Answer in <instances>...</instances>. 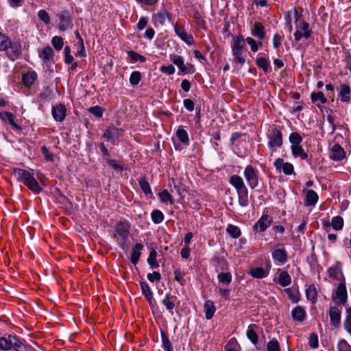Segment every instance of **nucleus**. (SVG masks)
<instances>
[{
	"label": "nucleus",
	"mask_w": 351,
	"mask_h": 351,
	"mask_svg": "<svg viewBox=\"0 0 351 351\" xmlns=\"http://www.w3.org/2000/svg\"><path fill=\"white\" fill-rule=\"evenodd\" d=\"M32 351L30 346L25 341L14 335H5L0 337V350L2 351Z\"/></svg>",
	"instance_id": "nucleus-1"
},
{
	"label": "nucleus",
	"mask_w": 351,
	"mask_h": 351,
	"mask_svg": "<svg viewBox=\"0 0 351 351\" xmlns=\"http://www.w3.org/2000/svg\"><path fill=\"white\" fill-rule=\"evenodd\" d=\"M0 51H5L7 57L14 61L21 56L22 46L19 42H12L8 36L0 32Z\"/></svg>",
	"instance_id": "nucleus-2"
},
{
	"label": "nucleus",
	"mask_w": 351,
	"mask_h": 351,
	"mask_svg": "<svg viewBox=\"0 0 351 351\" xmlns=\"http://www.w3.org/2000/svg\"><path fill=\"white\" fill-rule=\"evenodd\" d=\"M13 175L17 181L23 183L33 193L38 194L43 191V187L39 185L33 174L29 171L23 169L15 168L13 170Z\"/></svg>",
	"instance_id": "nucleus-3"
},
{
	"label": "nucleus",
	"mask_w": 351,
	"mask_h": 351,
	"mask_svg": "<svg viewBox=\"0 0 351 351\" xmlns=\"http://www.w3.org/2000/svg\"><path fill=\"white\" fill-rule=\"evenodd\" d=\"M130 224L127 221H120L114 226L113 237L117 240L119 246L123 250H127V243L130 234Z\"/></svg>",
	"instance_id": "nucleus-4"
},
{
	"label": "nucleus",
	"mask_w": 351,
	"mask_h": 351,
	"mask_svg": "<svg viewBox=\"0 0 351 351\" xmlns=\"http://www.w3.org/2000/svg\"><path fill=\"white\" fill-rule=\"evenodd\" d=\"M267 138L269 148L281 147L283 143L282 127L274 125L269 131Z\"/></svg>",
	"instance_id": "nucleus-5"
},
{
	"label": "nucleus",
	"mask_w": 351,
	"mask_h": 351,
	"mask_svg": "<svg viewBox=\"0 0 351 351\" xmlns=\"http://www.w3.org/2000/svg\"><path fill=\"white\" fill-rule=\"evenodd\" d=\"M59 19L58 29L64 32L73 27V12L69 10H64L56 14Z\"/></svg>",
	"instance_id": "nucleus-6"
},
{
	"label": "nucleus",
	"mask_w": 351,
	"mask_h": 351,
	"mask_svg": "<svg viewBox=\"0 0 351 351\" xmlns=\"http://www.w3.org/2000/svg\"><path fill=\"white\" fill-rule=\"evenodd\" d=\"M332 300L337 306L345 305L348 300V292L346 286V280L339 285L337 289L332 295Z\"/></svg>",
	"instance_id": "nucleus-7"
},
{
	"label": "nucleus",
	"mask_w": 351,
	"mask_h": 351,
	"mask_svg": "<svg viewBox=\"0 0 351 351\" xmlns=\"http://www.w3.org/2000/svg\"><path fill=\"white\" fill-rule=\"evenodd\" d=\"M244 177L252 189L258 185V171L253 166L247 165L243 173Z\"/></svg>",
	"instance_id": "nucleus-8"
},
{
	"label": "nucleus",
	"mask_w": 351,
	"mask_h": 351,
	"mask_svg": "<svg viewBox=\"0 0 351 351\" xmlns=\"http://www.w3.org/2000/svg\"><path fill=\"white\" fill-rule=\"evenodd\" d=\"M170 60L179 68L182 73H193L194 72L193 66L191 64L185 65L184 63V59L180 56L176 54L170 55Z\"/></svg>",
	"instance_id": "nucleus-9"
},
{
	"label": "nucleus",
	"mask_w": 351,
	"mask_h": 351,
	"mask_svg": "<svg viewBox=\"0 0 351 351\" xmlns=\"http://www.w3.org/2000/svg\"><path fill=\"white\" fill-rule=\"evenodd\" d=\"M210 262L211 265L215 267L216 272L229 269V263L223 256L215 254L212 257Z\"/></svg>",
	"instance_id": "nucleus-10"
},
{
	"label": "nucleus",
	"mask_w": 351,
	"mask_h": 351,
	"mask_svg": "<svg viewBox=\"0 0 351 351\" xmlns=\"http://www.w3.org/2000/svg\"><path fill=\"white\" fill-rule=\"evenodd\" d=\"M274 165L278 172L283 171V173L287 176H290L294 173V167L293 164L290 162H285L284 160L281 158H278Z\"/></svg>",
	"instance_id": "nucleus-11"
},
{
	"label": "nucleus",
	"mask_w": 351,
	"mask_h": 351,
	"mask_svg": "<svg viewBox=\"0 0 351 351\" xmlns=\"http://www.w3.org/2000/svg\"><path fill=\"white\" fill-rule=\"evenodd\" d=\"M167 20L171 21V14L165 8L161 9L152 15V22L155 26H156L157 23L162 26L165 25Z\"/></svg>",
	"instance_id": "nucleus-12"
},
{
	"label": "nucleus",
	"mask_w": 351,
	"mask_h": 351,
	"mask_svg": "<svg viewBox=\"0 0 351 351\" xmlns=\"http://www.w3.org/2000/svg\"><path fill=\"white\" fill-rule=\"evenodd\" d=\"M273 221L272 217L268 214H263L254 226V229L263 232L270 226Z\"/></svg>",
	"instance_id": "nucleus-13"
},
{
	"label": "nucleus",
	"mask_w": 351,
	"mask_h": 351,
	"mask_svg": "<svg viewBox=\"0 0 351 351\" xmlns=\"http://www.w3.org/2000/svg\"><path fill=\"white\" fill-rule=\"evenodd\" d=\"M174 31L178 36L182 40L186 43L189 45H191L194 43V39L191 34H187L185 31L184 26L180 25L178 23L174 25Z\"/></svg>",
	"instance_id": "nucleus-14"
},
{
	"label": "nucleus",
	"mask_w": 351,
	"mask_h": 351,
	"mask_svg": "<svg viewBox=\"0 0 351 351\" xmlns=\"http://www.w3.org/2000/svg\"><path fill=\"white\" fill-rule=\"evenodd\" d=\"M327 273L330 278L340 280L342 278H345L342 271V264L339 261H337L335 265L327 269Z\"/></svg>",
	"instance_id": "nucleus-15"
},
{
	"label": "nucleus",
	"mask_w": 351,
	"mask_h": 351,
	"mask_svg": "<svg viewBox=\"0 0 351 351\" xmlns=\"http://www.w3.org/2000/svg\"><path fill=\"white\" fill-rule=\"evenodd\" d=\"M66 108L62 104L52 106L51 113L53 119L58 122H62L66 117Z\"/></svg>",
	"instance_id": "nucleus-16"
},
{
	"label": "nucleus",
	"mask_w": 351,
	"mask_h": 351,
	"mask_svg": "<svg viewBox=\"0 0 351 351\" xmlns=\"http://www.w3.org/2000/svg\"><path fill=\"white\" fill-rule=\"evenodd\" d=\"M329 316L331 324L335 328H339L341 325V309L336 306H330L329 309Z\"/></svg>",
	"instance_id": "nucleus-17"
},
{
	"label": "nucleus",
	"mask_w": 351,
	"mask_h": 351,
	"mask_svg": "<svg viewBox=\"0 0 351 351\" xmlns=\"http://www.w3.org/2000/svg\"><path fill=\"white\" fill-rule=\"evenodd\" d=\"M346 158L343 148L339 144H335L330 151V158L332 160L340 161Z\"/></svg>",
	"instance_id": "nucleus-18"
},
{
	"label": "nucleus",
	"mask_w": 351,
	"mask_h": 351,
	"mask_svg": "<svg viewBox=\"0 0 351 351\" xmlns=\"http://www.w3.org/2000/svg\"><path fill=\"white\" fill-rule=\"evenodd\" d=\"M272 258L280 264H285L288 259V254L286 250L282 248L275 249L271 253Z\"/></svg>",
	"instance_id": "nucleus-19"
},
{
	"label": "nucleus",
	"mask_w": 351,
	"mask_h": 351,
	"mask_svg": "<svg viewBox=\"0 0 351 351\" xmlns=\"http://www.w3.org/2000/svg\"><path fill=\"white\" fill-rule=\"evenodd\" d=\"M55 53L50 46L45 47L41 51H38V56L43 60L44 63L53 61Z\"/></svg>",
	"instance_id": "nucleus-20"
},
{
	"label": "nucleus",
	"mask_w": 351,
	"mask_h": 351,
	"mask_svg": "<svg viewBox=\"0 0 351 351\" xmlns=\"http://www.w3.org/2000/svg\"><path fill=\"white\" fill-rule=\"evenodd\" d=\"M339 97L343 103H349L351 100V88L348 84L340 85Z\"/></svg>",
	"instance_id": "nucleus-21"
},
{
	"label": "nucleus",
	"mask_w": 351,
	"mask_h": 351,
	"mask_svg": "<svg viewBox=\"0 0 351 351\" xmlns=\"http://www.w3.org/2000/svg\"><path fill=\"white\" fill-rule=\"evenodd\" d=\"M238 202L241 206L246 207L249 204V193L246 186L237 191Z\"/></svg>",
	"instance_id": "nucleus-22"
},
{
	"label": "nucleus",
	"mask_w": 351,
	"mask_h": 351,
	"mask_svg": "<svg viewBox=\"0 0 351 351\" xmlns=\"http://www.w3.org/2000/svg\"><path fill=\"white\" fill-rule=\"evenodd\" d=\"M0 118L3 121H5V119H8L9 123L12 125V128L17 130V131H21L22 127L19 125L16 124L15 122V117L14 115L10 112H0Z\"/></svg>",
	"instance_id": "nucleus-23"
},
{
	"label": "nucleus",
	"mask_w": 351,
	"mask_h": 351,
	"mask_svg": "<svg viewBox=\"0 0 351 351\" xmlns=\"http://www.w3.org/2000/svg\"><path fill=\"white\" fill-rule=\"evenodd\" d=\"M291 317L294 321L302 322L306 317V311L302 306H297L292 310Z\"/></svg>",
	"instance_id": "nucleus-24"
},
{
	"label": "nucleus",
	"mask_w": 351,
	"mask_h": 351,
	"mask_svg": "<svg viewBox=\"0 0 351 351\" xmlns=\"http://www.w3.org/2000/svg\"><path fill=\"white\" fill-rule=\"evenodd\" d=\"M37 79V73L34 71H29L23 74L22 82L25 87H30Z\"/></svg>",
	"instance_id": "nucleus-25"
},
{
	"label": "nucleus",
	"mask_w": 351,
	"mask_h": 351,
	"mask_svg": "<svg viewBox=\"0 0 351 351\" xmlns=\"http://www.w3.org/2000/svg\"><path fill=\"white\" fill-rule=\"evenodd\" d=\"M251 31L252 34L260 40H263L265 37V29L261 23L256 22Z\"/></svg>",
	"instance_id": "nucleus-26"
},
{
	"label": "nucleus",
	"mask_w": 351,
	"mask_h": 351,
	"mask_svg": "<svg viewBox=\"0 0 351 351\" xmlns=\"http://www.w3.org/2000/svg\"><path fill=\"white\" fill-rule=\"evenodd\" d=\"M143 245L141 243H137L134 245L130 256V261L132 264L136 265L138 263L141 255V251L143 250Z\"/></svg>",
	"instance_id": "nucleus-27"
},
{
	"label": "nucleus",
	"mask_w": 351,
	"mask_h": 351,
	"mask_svg": "<svg viewBox=\"0 0 351 351\" xmlns=\"http://www.w3.org/2000/svg\"><path fill=\"white\" fill-rule=\"evenodd\" d=\"M140 286H141L143 294L147 300L149 304L150 305H152V302H154V298H153V293H152L149 286L145 281L141 282Z\"/></svg>",
	"instance_id": "nucleus-28"
},
{
	"label": "nucleus",
	"mask_w": 351,
	"mask_h": 351,
	"mask_svg": "<svg viewBox=\"0 0 351 351\" xmlns=\"http://www.w3.org/2000/svg\"><path fill=\"white\" fill-rule=\"evenodd\" d=\"M257 328V325L252 324L248 326L246 332L247 338L254 345H256L258 341V337L256 332V329Z\"/></svg>",
	"instance_id": "nucleus-29"
},
{
	"label": "nucleus",
	"mask_w": 351,
	"mask_h": 351,
	"mask_svg": "<svg viewBox=\"0 0 351 351\" xmlns=\"http://www.w3.org/2000/svg\"><path fill=\"white\" fill-rule=\"evenodd\" d=\"M256 64L263 69V71L265 73H269L271 71V67L270 62L268 59L265 57H259L256 60Z\"/></svg>",
	"instance_id": "nucleus-30"
},
{
	"label": "nucleus",
	"mask_w": 351,
	"mask_h": 351,
	"mask_svg": "<svg viewBox=\"0 0 351 351\" xmlns=\"http://www.w3.org/2000/svg\"><path fill=\"white\" fill-rule=\"evenodd\" d=\"M204 311L206 318L207 319H210L216 311L214 303L211 300H206L204 304Z\"/></svg>",
	"instance_id": "nucleus-31"
},
{
	"label": "nucleus",
	"mask_w": 351,
	"mask_h": 351,
	"mask_svg": "<svg viewBox=\"0 0 351 351\" xmlns=\"http://www.w3.org/2000/svg\"><path fill=\"white\" fill-rule=\"evenodd\" d=\"M291 150L295 158L300 157L302 160L308 159V154L304 152L301 145H291Z\"/></svg>",
	"instance_id": "nucleus-32"
},
{
	"label": "nucleus",
	"mask_w": 351,
	"mask_h": 351,
	"mask_svg": "<svg viewBox=\"0 0 351 351\" xmlns=\"http://www.w3.org/2000/svg\"><path fill=\"white\" fill-rule=\"evenodd\" d=\"M176 300V296L171 295L170 293H167L162 303L166 307L167 310L172 313L173 309L175 308Z\"/></svg>",
	"instance_id": "nucleus-33"
},
{
	"label": "nucleus",
	"mask_w": 351,
	"mask_h": 351,
	"mask_svg": "<svg viewBox=\"0 0 351 351\" xmlns=\"http://www.w3.org/2000/svg\"><path fill=\"white\" fill-rule=\"evenodd\" d=\"M103 137L115 145L118 140L117 129L114 128L112 130L110 128L106 129L103 134Z\"/></svg>",
	"instance_id": "nucleus-34"
},
{
	"label": "nucleus",
	"mask_w": 351,
	"mask_h": 351,
	"mask_svg": "<svg viewBox=\"0 0 351 351\" xmlns=\"http://www.w3.org/2000/svg\"><path fill=\"white\" fill-rule=\"evenodd\" d=\"M176 136L184 145H189V139L187 132L182 125H180L176 131Z\"/></svg>",
	"instance_id": "nucleus-35"
},
{
	"label": "nucleus",
	"mask_w": 351,
	"mask_h": 351,
	"mask_svg": "<svg viewBox=\"0 0 351 351\" xmlns=\"http://www.w3.org/2000/svg\"><path fill=\"white\" fill-rule=\"evenodd\" d=\"M318 195L313 190H308L306 195V206H314L318 201Z\"/></svg>",
	"instance_id": "nucleus-36"
},
{
	"label": "nucleus",
	"mask_w": 351,
	"mask_h": 351,
	"mask_svg": "<svg viewBox=\"0 0 351 351\" xmlns=\"http://www.w3.org/2000/svg\"><path fill=\"white\" fill-rule=\"evenodd\" d=\"M229 182L232 185L236 191H239L241 188L245 186L243 178L238 175H232L230 177Z\"/></svg>",
	"instance_id": "nucleus-37"
},
{
	"label": "nucleus",
	"mask_w": 351,
	"mask_h": 351,
	"mask_svg": "<svg viewBox=\"0 0 351 351\" xmlns=\"http://www.w3.org/2000/svg\"><path fill=\"white\" fill-rule=\"evenodd\" d=\"M217 279L220 283L229 285L232 282V277L230 271L223 272L221 271L218 272Z\"/></svg>",
	"instance_id": "nucleus-38"
},
{
	"label": "nucleus",
	"mask_w": 351,
	"mask_h": 351,
	"mask_svg": "<svg viewBox=\"0 0 351 351\" xmlns=\"http://www.w3.org/2000/svg\"><path fill=\"white\" fill-rule=\"evenodd\" d=\"M278 283L282 287L289 286L291 283V277L287 271H282L278 276Z\"/></svg>",
	"instance_id": "nucleus-39"
},
{
	"label": "nucleus",
	"mask_w": 351,
	"mask_h": 351,
	"mask_svg": "<svg viewBox=\"0 0 351 351\" xmlns=\"http://www.w3.org/2000/svg\"><path fill=\"white\" fill-rule=\"evenodd\" d=\"M245 40H244L242 36H237L234 40L233 44L232 45V51H243L245 44Z\"/></svg>",
	"instance_id": "nucleus-40"
},
{
	"label": "nucleus",
	"mask_w": 351,
	"mask_h": 351,
	"mask_svg": "<svg viewBox=\"0 0 351 351\" xmlns=\"http://www.w3.org/2000/svg\"><path fill=\"white\" fill-rule=\"evenodd\" d=\"M138 181L141 190L146 195H153L150 185L145 177L139 178Z\"/></svg>",
	"instance_id": "nucleus-41"
},
{
	"label": "nucleus",
	"mask_w": 351,
	"mask_h": 351,
	"mask_svg": "<svg viewBox=\"0 0 351 351\" xmlns=\"http://www.w3.org/2000/svg\"><path fill=\"white\" fill-rule=\"evenodd\" d=\"M306 298L315 304L317 301V292L314 285H311L306 289Z\"/></svg>",
	"instance_id": "nucleus-42"
},
{
	"label": "nucleus",
	"mask_w": 351,
	"mask_h": 351,
	"mask_svg": "<svg viewBox=\"0 0 351 351\" xmlns=\"http://www.w3.org/2000/svg\"><path fill=\"white\" fill-rule=\"evenodd\" d=\"M250 275L256 278H263L267 276L269 272L263 267H255L250 270Z\"/></svg>",
	"instance_id": "nucleus-43"
},
{
	"label": "nucleus",
	"mask_w": 351,
	"mask_h": 351,
	"mask_svg": "<svg viewBox=\"0 0 351 351\" xmlns=\"http://www.w3.org/2000/svg\"><path fill=\"white\" fill-rule=\"evenodd\" d=\"M311 99L313 104L317 101H320L322 104H326L328 102L327 98L324 96L323 92H313L311 94Z\"/></svg>",
	"instance_id": "nucleus-44"
},
{
	"label": "nucleus",
	"mask_w": 351,
	"mask_h": 351,
	"mask_svg": "<svg viewBox=\"0 0 351 351\" xmlns=\"http://www.w3.org/2000/svg\"><path fill=\"white\" fill-rule=\"evenodd\" d=\"M226 231L229 235L234 239L239 238L241 234L240 228L237 226L233 224H229L227 226Z\"/></svg>",
	"instance_id": "nucleus-45"
},
{
	"label": "nucleus",
	"mask_w": 351,
	"mask_h": 351,
	"mask_svg": "<svg viewBox=\"0 0 351 351\" xmlns=\"http://www.w3.org/2000/svg\"><path fill=\"white\" fill-rule=\"evenodd\" d=\"M158 195L160 199V201L162 203L167 204L169 202L171 204H173L174 202L173 197L167 189H165L160 193H159Z\"/></svg>",
	"instance_id": "nucleus-46"
},
{
	"label": "nucleus",
	"mask_w": 351,
	"mask_h": 351,
	"mask_svg": "<svg viewBox=\"0 0 351 351\" xmlns=\"http://www.w3.org/2000/svg\"><path fill=\"white\" fill-rule=\"evenodd\" d=\"M289 141L291 145H298L302 142L303 138L298 132H293L289 135Z\"/></svg>",
	"instance_id": "nucleus-47"
},
{
	"label": "nucleus",
	"mask_w": 351,
	"mask_h": 351,
	"mask_svg": "<svg viewBox=\"0 0 351 351\" xmlns=\"http://www.w3.org/2000/svg\"><path fill=\"white\" fill-rule=\"evenodd\" d=\"M296 27L298 29H300L301 30L304 31L303 36L305 38H308L311 37L313 32L310 29V25L307 22L303 21L299 25H296Z\"/></svg>",
	"instance_id": "nucleus-48"
},
{
	"label": "nucleus",
	"mask_w": 351,
	"mask_h": 351,
	"mask_svg": "<svg viewBox=\"0 0 351 351\" xmlns=\"http://www.w3.org/2000/svg\"><path fill=\"white\" fill-rule=\"evenodd\" d=\"M161 337L162 341V347L165 351H173V346L169 339L168 335L163 330H161Z\"/></svg>",
	"instance_id": "nucleus-49"
},
{
	"label": "nucleus",
	"mask_w": 351,
	"mask_h": 351,
	"mask_svg": "<svg viewBox=\"0 0 351 351\" xmlns=\"http://www.w3.org/2000/svg\"><path fill=\"white\" fill-rule=\"evenodd\" d=\"M151 217L154 223H160L163 221L165 217L162 211L158 209L154 210L151 213Z\"/></svg>",
	"instance_id": "nucleus-50"
},
{
	"label": "nucleus",
	"mask_w": 351,
	"mask_h": 351,
	"mask_svg": "<svg viewBox=\"0 0 351 351\" xmlns=\"http://www.w3.org/2000/svg\"><path fill=\"white\" fill-rule=\"evenodd\" d=\"M331 226L335 230H340L343 226V219L340 216L334 217L331 220Z\"/></svg>",
	"instance_id": "nucleus-51"
},
{
	"label": "nucleus",
	"mask_w": 351,
	"mask_h": 351,
	"mask_svg": "<svg viewBox=\"0 0 351 351\" xmlns=\"http://www.w3.org/2000/svg\"><path fill=\"white\" fill-rule=\"evenodd\" d=\"M51 44L56 50L60 51L64 45L63 38L61 36H55L51 39Z\"/></svg>",
	"instance_id": "nucleus-52"
},
{
	"label": "nucleus",
	"mask_w": 351,
	"mask_h": 351,
	"mask_svg": "<svg viewBox=\"0 0 351 351\" xmlns=\"http://www.w3.org/2000/svg\"><path fill=\"white\" fill-rule=\"evenodd\" d=\"M142 78V75L140 71H133L130 77V83L132 86H136L139 84Z\"/></svg>",
	"instance_id": "nucleus-53"
},
{
	"label": "nucleus",
	"mask_w": 351,
	"mask_h": 351,
	"mask_svg": "<svg viewBox=\"0 0 351 351\" xmlns=\"http://www.w3.org/2000/svg\"><path fill=\"white\" fill-rule=\"evenodd\" d=\"M127 53L133 61H139L141 62H145L146 61V58L145 56L134 51H127Z\"/></svg>",
	"instance_id": "nucleus-54"
},
{
	"label": "nucleus",
	"mask_w": 351,
	"mask_h": 351,
	"mask_svg": "<svg viewBox=\"0 0 351 351\" xmlns=\"http://www.w3.org/2000/svg\"><path fill=\"white\" fill-rule=\"evenodd\" d=\"M106 162L115 171H123L125 168L121 165H119L116 160L111 159L110 157H106Z\"/></svg>",
	"instance_id": "nucleus-55"
},
{
	"label": "nucleus",
	"mask_w": 351,
	"mask_h": 351,
	"mask_svg": "<svg viewBox=\"0 0 351 351\" xmlns=\"http://www.w3.org/2000/svg\"><path fill=\"white\" fill-rule=\"evenodd\" d=\"M38 17L39 20L43 21L45 25H49L51 22V19L49 14L45 10H40L38 12Z\"/></svg>",
	"instance_id": "nucleus-56"
},
{
	"label": "nucleus",
	"mask_w": 351,
	"mask_h": 351,
	"mask_svg": "<svg viewBox=\"0 0 351 351\" xmlns=\"http://www.w3.org/2000/svg\"><path fill=\"white\" fill-rule=\"evenodd\" d=\"M308 345L313 349H315V348H318V346H319L318 336L315 332H312L310 335Z\"/></svg>",
	"instance_id": "nucleus-57"
},
{
	"label": "nucleus",
	"mask_w": 351,
	"mask_h": 351,
	"mask_svg": "<svg viewBox=\"0 0 351 351\" xmlns=\"http://www.w3.org/2000/svg\"><path fill=\"white\" fill-rule=\"evenodd\" d=\"M88 111L95 115L97 118L103 116L104 109L99 106H95L88 108Z\"/></svg>",
	"instance_id": "nucleus-58"
},
{
	"label": "nucleus",
	"mask_w": 351,
	"mask_h": 351,
	"mask_svg": "<svg viewBox=\"0 0 351 351\" xmlns=\"http://www.w3.org/2000/svg\"><path fill=\"white\" fill-rule=\"evenodd\" d=\"M234 56V62L236 63H239L241 65H243L245 62V56L243 54L242 51H232Z\"/></svg>",
	"instance_id": "nucleus-59"
},
{
	"label": "nucleus",
	"mask_w": 351,
	"mask_h": 351,
	"mask_svg": "<svg viewBox=\"0 0 351 351\" xmlns=\"http://www.w3.org/2000/svg\"><path fill=\"white\" fill-rule=\"evenodd\" d=\"M40 150L46 160L50 162L53 161L54 154L51 152L46 146H42Z\"/></svg>",
	"instance_id": "nucleus-60"
},
{
	"label": "nucleus",
	"mask_w": 351,
	"mask_h": 351,
	"mask_svg": "<svg viewBox=\"0 0 351 351\" xmlns=\"http://www.w3.org/2000/svg\"><path fill=\"white\" fill-rule=\"evenodd\" d=\"M239 345L234 339L229 340L228 343L225 346V351H238Z\"/></svg>",
	"instance_id": "nucleus-61"
},
{
	"label": "nucleus",
	"mask_w": 351,
	"mask_h": 351,
	"mask_svg": "<svg viewBox=\"0 0 351 351\" xmlns=\"http://www.w3.org/2000/svg\"><path fill=\"white\" fill-rule=\"evenodd\" d=\"M267 351H281L279 343L275 339H273L272 340L268 342L267 346Z\"/></svg>",
	"instance_id": "nucleus-62"
},
{
	"label": "nucleus",
	"mask_w": 351,
	"mask_h": 351,
	"mask_svg": "<svg viewBox=\"0 0 351 351\" xmlns=\"http://www.w3.org/2000/svg\"><path fill=\"white\" fill-rule=\"evenodd\" d=\"M184 275L185 274L180 269H177L174 271L175 280L181 285H184L185 284V279L184 278Z\"/></svg>",
	"instance_id": "nucleus-63"
},
{
	"label": "nucleus",
	"mask_w": 351,
	"mask_h": 351,
	"mask_svg": "<svg viewBox=\"0 0 351 351\" xmlns=\"http://www.w3.org/2000/svg\"><path fill=\"white\" fill-rule=\"evenodd\" d=\"M338 349L339 351H351V346L346 340L341 339L338 343Z\"/></svg>",
	"instance_id": "nucleus-64"
}]
</instances>
